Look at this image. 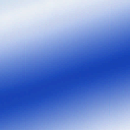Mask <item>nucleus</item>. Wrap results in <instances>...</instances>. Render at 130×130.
<instances>
[{
  "mask_svg": "<svg viewBox=\"0 0 130 130\" xmlns=\"http://www.w3.org/2000/svg\"><path fill=\"white\" fill-rule=\"evenodd\" d=\"M11 100V99L8 98H7L5 99L3 98H0V102H8ZM0 106H11V105H0Z\"/></svg>",
  "mask_w": 130,
  "mask_h": 130,
  "instance_id": "2",
  "label": "nucleus"
},
{
  "mask_svg": "<svg viewBox=\"0 0 130 130\" xmlns=\"http://www.w3.org/2000/svg\"><path fill=\"white\" fill-rule=\"evenodd\" d=\"M0 108H20L13 110L14 112L19 115L31 112V109L25 108H31V106H0Z\"/></svg>",
  "mask_w": 130,
  "mask_h": 130,
  "instance_id": "1",
  "label": "nucleus"
}]
</instances>
